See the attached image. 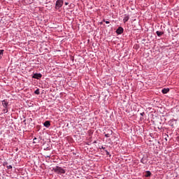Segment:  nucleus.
Listing matches in <instances>:
<instances>
[{
  "label": "nucleus",
  "mask_w": 179,
  "mask_h": 179,
  "mask_svg": "<svg viewBox=\"0 0 179 179\" xmlns=\"http://www.w3.org/2000/svg\"><path fill=\"white\" fill-rule=\"evenodd\" d=\"M141 162L143 163V164H145V160L143 159H141Z\"/></svg>",
  "instance_id": "nucleus-17"
},
{
  "label": "nucleus",
  "mask_w": 179,
  "mask_h": 179,
  "mask_svg": "<svg viewBox=\"0 0 179 179\" xmlns=\"http://www.w3.org/2000/svg\"><path fill=\"white\" fill-rule=\"evenodd\" d=\"M34 93H35V94H40V90L36 89V90L34 91Z\"/></svg>",
  "instance_id": "nucleus-13"
},
{
  "label": "nucleus",
  "mask_w": 179,
  "mask_h": 179,
  "mask_svg": "<svg viewBox=\"0 0 179 179\" xmlns=\"http://www.w3.org/2000/svg\"><path fill=\"white\" fill-rule=\"evenodd\" d=\"M36 139H37V138H34V143H36L37 142H36Z\"/></svg>",
  "instance_id": "nucleus-19"
},
{
  "label": "nucleus",
  "mask_w": 179,
  "mask_h": 179,
  "mask_svg": "<svg viewBox=\"0 0 179 179\" xmlns=\"http://www.w3.org/2000/svg\"><path fill=\"white\" fill-rule=\"evenodd\" d=\"M6 167H7L8 170H12V169H13L12 165H8Z\"/></svg>",
  "instance_id": "nucleus-14"
},
{
  "label": "nucleus",
  "mask_w": 179,
  "mask_h": 179,
  "mask_svg": "<svg viewBox=\"0 0 179 179\" xmlns=\"http://www.w3.org/2000/svg\"><path fill=\"white\" fill-rule=\"evenodd\" d=\"M163 94H167L168 92H170V89L169 88H164L162 90Z\"/></svg>",
  "instance_id": "nucleus-6"
},
{
  "label": "nucleus",
  "mask_w": 179,
  "mask_h": 179,
  "mask_svg": "<svg viewBox=\"0 0 179 179\" xmlns=\"http://www.w3.org/2000/svg\"><path fill=\"white\" fill-rule=\"evenodd\" d=\"M65 5H66H66H69V3L66 2V3H65Z\"/></svg>",
  "instance_id": "nucleus-22"
},
{
  "label": "nucleus",
  "mask_w": 179,
  "mask_h": 179,
  "mask_svg": "<svg viewBox=\"0 0 179 179\" xmlns=\"http://www.w3.org/2000/svg\"><path fill=\"white\" fill-rule=\"evenodd\" d=\"M44 127H46V128H50V126L51 124L50 123V121H45L43 124Z\"/></svg>",
  "instance_id": "nucleus-7"
},
{
  "label": "nucleus",
  "mask_w": 179,
  "mask_h": 179,
  "mask_svg": "<svg viewBox=\"0 0 179 179\" xmlns=\"http://www.w3.org/2000/svg\"><path fill=\"white\" fill-rule=\"evenodd\" d=\"M9 103L5 100L2 101V106L4 107V108H8Z\"/></svg>",
  "instance_id": "nucleus-5"
},
{
  "label": "nucleus",
  "mask_w": 179,
  "mask_h": 179,
  "mask_svg": "<svg viewBox=\"0 0 179 179\" xmlns=\"http://www.w3.org/2000/svg\"><path fill=\"white\" fill-rule=\"evenodd\" d=\"M48 157H50V156H48Z\"/></svg>",
  "instance_id": "nucleus-23"
},
{
  "label": "nucleus",
  "mask_w": 179,
  "mask_h": 179,
  "mask_svg": "<svg viewBox=\"0 0 179 179\" xmlns=\"http://www.w3.org/2000/svg\"><path fill=\"white\" fill-rule=\"evenodd\" d=\"M106 138H110L111 136L108 133H104Z\"/></svg>",
  "instance_id": "nucleus-15"
},
{
  "label": "nucleus",
  "mask_w": 179,
  "mask_h": 179,
  "mask_svg": "<svg viewBox=\"0 0 179 179\" xmlns=\"http://www.w3.org/2000/svg\"><path fill=\"white\" fill-rule=\"evenodd\" d=\"M3 56V50H0V59H2Z\"/></svg>",
  "instance_id": "nucleus-11"
},
{
  "label": "nucleus",
  "mask_w": 179,
  "mask_h": 179,
  "mask_svg": "<svg viewBox=\"0 0 179 179\" xmlns=\"http://www.w3.org/2000/svg\"><path fill=\"white\" fill-rule=\"evenodd\" d=\"M42 76H43V75L41 74V73H34V76H32V78H34V79H41V78H42Z\"/></svg>",
  "instance_id": "nucleus-3"
},
{
  "label": "nucleus",
  "mask_w": 179,
  "mask_h": 179,
  "mask_svg": "<svg viewBox=\"0 0 179 179\" xmlns=\"http://www.w3.org/2000/svg\"><path fill=\"white\" fill-rule=\"evenodd\" d=\"M53 171L57 173V174H65L66 171L65 169L59 167V166H56L53 168Z\"/></svg>",
  "instance_id": "nucleus-1"
},
{
  "label": "nucleus",
  "mask_w": 179,
  "mask_h": 179,
  "mask_svg": "<svg viewBox=\"0 0 179 179\" xmlns=\"http://www.w3.org/2000/svg\"><path fill=\"white\" fill-rule=\"evenodd\" d=\"M103 22H105L106 23V24H110V21L103 20Z\"/></svg>",
  "instance_id": "nucleus-18"
},
{
  "label": "nucleus",
  "mask_w": 179,
  "mask_h": 179,
  "mask_svg": "<svg viewBox=\"0 0 179 179\" xmlns=\"http://www.w3.org/2000/svg\"><path fill=\"white\" fill-rule=\"evenodd\" d=\"M3 112H4L5 113H8V108H4Z\"/></svg>",
  "instance_id": "nucleus-16"
},
{
  "label": "nucleus",
  "mask_w": 179,
  "mask_h": 179,
  "mask_svg": "<svg viewBox=\"0 0 179 179\" xmlns=\"http://www.w3.org/2000/svg\"><path fill=\"white\" fill-rule=\"evenodd\" d=\"M107 132H108L107 134H108L109 135H110V136L113 135V130H111V129H108Z\"/></svg>",
  "instance_id": "nucleus-12"
},
{
  "label": "nucleus",
  "mask_w": 179,
  "mask_h": 179,
  "mask_svg": "<svg viewBox=\"0 0 179 179\" xmlns=\"http://www.w3.org/2000/svg\"><path fill=\"white\" fill-rule=\"evenodd\" d=\"M150 176H152V173H150V171H147L145 176V177H150Z\"/></svg>",
  "instance_id": "nucleus-10"
},
{
  "label": "nucleus",
  "mask_w": 179,
  "mask_h": 179,
  "mask_svg": "<svg viewBox=\"0 0 179 179\" xmlns=\"http://www.w3.org/2000/svg\"><path fill=\"white\" fill-rule=\"evenodd\" d=\"M106 155H110V152L108 151H106Z\"/></svg>",
  "instance_id": "nucleus-21"
},
{
  "label": "nucleus",
  "mask_w": 179,
  "mask_h": 179,
  "mask_svg": "<svg viewBox=\"0 0 179 179\" xmlns=\"http://www.w3.org/2000/svg\"><path fill=\"white\" fill-rule=\"evenodd\" d=\"M128 20H129V16L126 15L124 19H123V22L124 23H127V22H128Z\"/></svg>",
  "instance_id": "nucleus-9"
},
{
  "label": "nucleus",
  "mask_w": 179,
  "mask_h": 179,
  "mask_svg": "<svg viewBox=\"0 0 179 179\" xmlns=\"http://www.w3.org/2000/svg\"><path fill=\"white\" fill-rule=\"evenodd\" d=\"M117 34H122L124 33V28L120 27L117 30H116Z\"/></svg>",
  "instance_id": "nucleus-4"
},
{
  "label": "nucleus",
  "mask_w": 179,
  "mask_h": 179,
  "mask_svg": "<svg viewBox=\"0 0 179 179\" xmlns=\"http://www.w3.org/2000/svg\"><path fill=\"white\" fill-rule=\"evenodd\" d=\"M156 34L157 36H158V37H161L162 36H163V34H164V33L163 31H157Z\"/></svg>",
  "instance_id": "nucleus-8"
},
{
  "label": "nucleus",
  "mask_w": 179,
  "mask_h": 179,
  "mask_svg": "<svg viewBox=\"0 0 179 179\" xmlns=\"http://www.w3.org/2000/svg\"><path fill=\"white\" fill-rule=\"evenodd\" d=\"M62 5H64V1L57 0L55 4L56 9H59V8H62Z\"/></svg>",
  "instance_id": "nucleus-2"
},
{
  "label": "nucleus",
  "mask_w": 179,
  "mask_h": 179,
  "mask_svg": "<svg viewBox=\"0 0 179 179\" xmlns=\"http://www.w3.org/2000/svg\"><path fill=\"white\" fill-rule=\"evenodd\" d=\"M140 115H141V117H143V115H145V113H140Z\"/></svg>",
  "instance_id": "nucleus-20"
}]
</instances>
